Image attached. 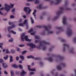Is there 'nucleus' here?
Listing matches in <instances>:
<instances>
[{
	"label": "nucleus",
	"mask_w": 76,
	"mask_h": 76,
	"mask_svg": "<svg viewBox=\"0 0 76 76\" xmlns=\"http://www.w3.org/2000/svg\"><path fill=\"white\" fill-rule=\"evenodd\" d=\"M50 42H47L45 40H43L40 42L39 45L38 46V48H42L43 50H44L46 49V47L45 46V45H50Z\"/></svg>",
	"instance_id": "nucleus-1"
},
{
	"label": "nucleus",
	"mask_w": 76,
	"mask_h": 76,
	"mask_svg": "<svg viewBox=\"0 0 76 76\" xmlns=\"http://www.w3.org/2000/svg\"><path fill=\"white\" fill-rule=\"evenodd\" d=\"M28 36L26 35L25 36V33H23L22 34L21 36V40L22 42H23L25 41L24 39L26 41H28V42H31L32 40L28 39Z\"/></svg>",
	"instance_id": "nucleus-2"
},
{
	"label": "nucleus",
	"mask_w": 76,
	"mask_h": 76,
	"mask_svg": "<svg viewBox=\"0 0 76 76\" xmlns=\"http://www.w3.org/2000/svg\"><path fill=\"white\" fill-rule=\"evenodd\" d=\"M60 11L57 12V16L54 17V20H56V19H57L58 18L59 16H60V15H61V14L63 13V11L64 10V7H60Z\"/></svg>",
	"instance_id": "nucleus-3"
},
{
	"label": "nucleus",
	"mask_w": 76,
	"mask_h": 76,
	"mask_svg": "<svg viewBox=\"0 0 76 76\" xmlns=\"http://www.w3.org/2000/svg\"><path fill=\"white\" fill-rule=\"evenodd\" d=\"M44 28L46 31H48V34H53V31H50V29H51V25H49L48 27L47 26H44Z\"/></svg>",
	"instance_id": "nucleus-4"
},
{
	"label": "nucleus",
	"mask_w": 76,
	"mask_h": 76,
	"mask_svg": "<svg viewBox=\"0 0 76 76\" xmlns=\"http://www.w3.org/2000/svg\"><path fill=\"white\" fill-rule=\"evenodd\" d=\"M9 24L10 25H12V26H9L8 27L7 30L9 32V33H10V29H12L14 28L15 27V25L13 23V22L11 23L10 22H9Z\"/></svg>",
	"instance_id": "nucleus-5"
},
{
	"label": "nucleus",
	"mask_w": 76,
	"mask_h": 76,
	"mask_svg": "<svg viewBox=\"0 0 76 76\" xmlns=\"http://www.w3.org/2000/svg\"><path fill=\"white\" fill-rule=\"evenodd\" d=\"M4 6L5 7L4 8V10L7 11V12H9V10H10L11 6L7 4H5Z\"/></svg>",
	"instance_id": "nucleus-6"
},
{
	"label": "nucleus",
	"mask_w": 76,
	"mask_h": 76,
	"mask_svg": "<svg viewBox=\"0 0 76 76\" xmlns=\"http://www.w3.org/2000/svg\"><path fill=\"white\" fill-rule=\"evenodd\" d=\"M73 32L72 29L70 28H69L68 29L67 31L66 32V34L68 37H70L72 35Z\"/></svg>",
	"instance_id": "nucleus-7"
},
{
	"label": "nucleus",
	"mask_w": 76,
	"mask_h": 76,
	"mask_svg": "<svg viewBox=\"0 0 76 76\" xmlns=\"http://www.w3.org/2000/svg\"><path fill=\"white\" fill-rule=\"evenodd\" d=\"M27 45L30 46L31 48H35V47H36L35 45L32 43H27Z\"/></svg>",
	"instance_id": "nucleus-8"
},
{
	"label": "nucleus",
	"mask_w": 76,
	"mask_h": 76,
	"mask_svg": "<svg viewBox=\"0 0 76 76\" xmlns=\"http://www.w3.org/2000/svg\"><path fill=\"white\" fill-rule=\"evenodd\" d=\"M66 20H67V18H66V16H64L63 18V20L62 21L63 23V24L64 25L66 24Z\"/></svg>",
	"instance_id": "nucleus-9"
},
{
	"label": "nucleus",
	"mask_w": 76,
	"mask_h": 76,
	"mask_svg": "<svg viewBox=\"0 0 76 76\" xmlns=\"http://www.w3.org/2000/svg\"><path fill=\"white\" fill-rule=\"evenodd\" d=\"M2 65L3 67L4 68V69H6L8 67V65L4 63H2Z\"/></svg>",
	"instance_id": "nucleus-10"
},
{
	"label": "nucleus",
	"mask_w": 76,
	"mask_h": 76,
	"mask_svg": "<svg viewBox=\"0 0 76 76\" xmlns=\"http://www.w3.org/2000/svg\"><path fill=\"white\" fill-rule=\"evenodd\" d=\"M30 9V7H25L23 9V10L25 12H27L28 10Z\"/></svg>",
	"instance_id": "nucleus-11"
},
{
	"label": "nucleus",
	"mask_w": 76,
	"mask_h": 76,
	"mask_svg": "<svg viewBox=\"0 0 76 76\" xmlns=\"http://www.w3.org/2000/svg\"><path fill=\"white\" fill-rule=\"evenodd\" d=\"M25 74H26V72H25L24 70H23L20 73V75L21 76H23Z\"/></svg>",
	"instance_id": "nucleus-12"
},
{
	"label": "nucleus",
	"mask_w": 76,
	"mask_h": 76,
	"mask_svg": "<svg viewBox=\"0 0 76 76\" xmlns=\"http://www.w3.org/2000/svg\"><path fill=\"white\" fill-rule=\"evenodd\" d=\"M10 59V62L12 63L13 61V56H9Z\"/></svg>",
	"instance_id": "nucleus-13"
},
{
	"label": "nucleus",
	"mask_w": 76,
	"mask_h": 76,
	"mask_svg": "<svg viewBox=\"0 0 76 76\" xmlns=\"http://www.w3.org/2000/svg\"><path fill=\"white\" fill-rule=\"evenodd\" d=\"M12 67L15 68V69H18V66L17 65L15 64H12Z\"/></svg>",
	"instance_id": "nucleus-14"
},
{
	"label": "nucleus",
	"mask_w": 76,
	"mask_h": 76,
	"mask_svg": "<svg viewBox=\"0 0 76 76\" xmlns=\"http://www.w3.org/2000/svg\"><path fill=\"white\" fill-rule=\"evenodd\" d=\"M36 12H37V10H35L32 13L35 19H37V18H36V14H35V13H36Z\"/></svg>",
	"instance_id": "nucleus-15"
},
{
	"label": "nucleus",
	"mask_w": 76,
	"mask_h": 76,
	"mask_svg": "<svg viewBox=\"0 0 76 76\" xmlns=\"http://www.w3.org/2000/svg\"><path fill=\"white\" fill-rule=\"evenodd\" d=\"M57 68L58 70H61L62 69L61 66H57Z\"/></svg>",
	"instance_id": "nucleus-16"
},
{
	"label": "nucleus",
	"mask_w": 76,
	"mask_h": 76,
	"mask_svg": "<svg viewBox=\"0 0 76 76\" xmlns=\"http://www.w3.org/2000/svg\"><path fill=\"white\" fill-rule=\"evenodd\" d=\"M23 23L24 25H27V24H28V20H25L23 22Z\"/></svg>",
	"instance_id": "nucleus-17"
},
{
	"label": "nucleus",
	"mask_w": 76,
	"mask_h": 76,
	"mask_svg": "<svg viewBox=\"0 0 76 76\" xmlns=\"http://www.w3.org/2000/svg\"><path fill=\"white\" fill-rule=\"evenodd\" d=\"M20 58L23 61L24 60V59H25V57L22 55L20 56Z\"/></svg>",
	"instance_id": "nucleus-18"
},
{
	"label": "nucleus",
	"mask_w": 76,
	"mask_h": 76,
	"mask_svg": "<svg viewBox=\"0 0 76 76\" xmlns=\"http://www.w3.org/2000/svg\"><path fill=\"white\" fill-rule=\"evenodd\" d=\"M47 60L50 61V62H52L53 61V58L50 57L49 58H48Z\"/></svg>",
	"instance_id": "nucleus-19"
},
{
	"label": "nucleus",
	"mask_w": 76,
	"mask_h": 76,
	"mask_svg": "<svg viewBox=\"0 0 76 76\" xmlns=\"http://www.w3.org/2000/svg\"><path fill=\"white\" fill-rule=\"evenodd\" d=\"M27 58H32V59H33V58H34V56H33L32 55H30L29 56H27Z\"/></svg>",
	"instance_id": "nucleus-20"
},
{
	"label": "nucleus",
	"mask_w": 76,
	"mask_h": 76,
	"mask_svg": "<svg viewBox=\"0 0 76 76\" xmlns=\"http://www.w3.org/2000/svg\"><path fill=\"white\" fill-rule=\"evenodd\" d=\"M56 1L57 2L56 3V4H58L61 1V0H56Z\"/></svg>",
	"instance_id": "nucleus-21"
},
{
	"label": "nucleus",
	"mask_w": 76,
	"mask_h": 76,
	"mask_svg": "<svg viewBox=\"0 0 76 76\" xmlns=\"http://www.w3.org/2000/svg\"><path fill=\"white\" fill-rule=\"evenodd\" d=\"M58 58H59L60 59H61V60H63L64 59V57H63L62 56H61L60 55H58Z\"/></svg>",
	"instance_id": "nucleus-22"
},
{
	"label": "nucleus",
	"mask_w": 76,
	"mask_h": 76,
	"mask_svg": "<svg viewBox=\"0 0 76 76\" xmlns=\"http://www.w3.org/2000/svg\"><path fill=\"white\" fill-rule=\"evenodd\" d=\"M30 20H31V23H34V20L33 19L32 17H30Z\"/></svg>",
	"instance_id": "nucleus-23"
},
{
	"label": "nucleus",
	"mask_w": 76,
	"mask_h": 76,
	"mask_svg": "<svg viewBox=\"0 0 76 76\" xmlns=\"http://www.w3.org/2000/svg\"><path fill=\"white\" fill-rule=\"evenodd\" d=\"M56 29L58 30H61V31L63 30V28L61 27H56Z\"/></svg>",
	"instance_id": "nucleus-24"
},
{
	"label": "nucleus",
	"mask_w": 76,
	"mask_h": 76,
	"mask_svg": "<svg viewBox=\"0 0 76 76\" xmlns=\"http://www.w3.org/2000/svg\"><path fill=\"white\" fill-rule=\"evenodd\" d=\"M64 47H68V48H69V45L66 44H64Z\"/></svg>",
	"instance_id": "nucleus-25"
},
{
	"label": "nucleus",
	"mask_w": 76,
	"mask_h": 76,
	"mask_svg": "<svg viewBox=\"0 0 76 76\" xmlns=\"http://www.w3.org/2000/svg\"><path fill=\"white\" fill-rule=\"evenodd\" d=\"M10 73L11 76H14V72L13 70H11L10 71Z\"/></svg>",
	"instance_id": "nucleus-26"
},
{
	"label": "nucleus",
	"mask_w": 76,
	"mask_h": 76,
	"mask_svg": "<svg viewBox=\"0 0 76 76\" xmlns=\"http://www.w3.org/2000/svg\"><path fill=\"white\" fill-rule=\"evenodd\" d=\"M38 9H42V5L40 4L39 6Z\"/></svg>",
	"instance_id": "nucleus-27"
},
{
	"label": "nucleus",
	"mask_w": 76,
	"mask_h": 76,
	"mask_svg": "<svg viewBox=\"0 0 76 76\" xmlns=\"http://www.w3.org/2000/svg\"><path fill=\"white\" fill-rule=\"evenodd\" d=\"M70 52L71 53H74V49L73 48H72L71 49Z\"/></svg>",
	"instance_id": "nucleus-28"
},
{
	"label": "nucleus",
	"mask_w": 76,
	"mask_h": 76,
	"mask_svg": "<svg viewBox=\"0 0 76 76\" xmlns=\"http://www.w3.org/2000/svg\"><path fill=\"white\" fill-rule=\"evenodd\" d=\"M8 57H9V56L7 55L6 56V57H4V59L5 60H7L8 58Z\"/></svg>",
	"instance_id": "nucleus-29"
},
{
	"label": "nucleus",
	"mask_w": 76,
	"mask_h": 76,
	"mask_svg": "<svg viewBox=\"0 0 76 76\" xmlns=\"http://www.w3.org/2000/svg\"><path fill=\"white\" fill-rule=\"evenodd\" d=\"M18 67L20 69H23V66L21 65H19Z\"/></svg>",
	"instance_id": "nucleus-30"
},
{
	"label": "nucleus",
	"mask_w": 76,
	"mask_h": 76,
	"mask_svg": "<svg viewBox=\"0 0 76 76\" xmlns=\"http://www.w3.org/2000/svg\"><path fill=\"white\" fill-rule=\"evenodd\" d=\"M19 26H24V24L23 23H20L19 24Z\"/></svg>",
	"instance_id": "nucleus-31"
},
{
	"label": "nucleus",
	"mask_w": 76,
	"mask_h": 76,
	"mask_svg": "<svg viewBox=\"0 0 76 76\" xmlns=\"http://www.w3.org/2000/svg\"><path fill=\"white\" fill-rule=\"evenodd\" d=\"M11 53L13 54V53H15V50L13 49H12L11 50Z\"/></svg>",
	"instance_id": "nucleus-32"
},
{
	"label": "nucleus",
	"mask_w": 76,
	"mask_h": 76,
	"mask_svg": "<svg viewBox=\"0 0 76 76\" xmlns=\"http://www.w3.org/2000/svg\"><path fill=\"white\" fill-rule=\"evenodd\" d=\"M13 41V39L12 38H11V39H9V42H12Z\"/></svg>",
	"instance_id": "nucleus-33"
},
{
	"label": "nucleus",
	"mask_w": 76,
	"mask_h": 76,
	"mask_svg": "<svg viewBox=\"0 0 76 76\" xmlns=\"http://www.w3.org/2000/svg\"><path fill=\"white\" fill-rule=\"evenodd\" d=\"M26 52H27L26 50L23 51V52H22V55H23V54H25L26 53Z\"/></svg>",
	"instance_id": "nucleus-34"
},
{
	"label": "nucleus",
	"mask_w": 76,
	"mask_h": 76,
	"mask_svg": "<svg viewBox=\"0 0 76 76\" xmlns=\"http://www.w3.org/2000/svg\"><path fill=\"white\" fill-rule=\"evenodd\" d=\"M33 31V29L32 28H31L30 30H29L28 32V33H31V32H32Z\"/></svg>",
	"instance_id": "nucleus-35"
},
{
	"label": "nucleus",
	"mask_w": 76,
	"mask_h": 76,
	"mask_svg": "<svg viewBox=\"0 0 76 76\" xmlns=\"http://www.w3.org/2000/svg\"><path fill=\"white\" fill-rule=\"evenodd\" d=\"M30 71H32L33 72H35V71H36V69H35V68L31 69Z\"/></svg>",
	"instance_id": "nucleus-36"
},
{
	"label": "nucleus",
	"mask_w": 76,
	"mask_h": 76,
	"mask_svg": "<svg viewBox=\"0 0 76 76\" xmlns=\"http://www.w3.org/2000/svg\"><path fill=\"white\" fill-rule=\"evenodd\" d=\"M25 46V45L20 44L19 45V47H23Z\"/></svg>",
	"instance_id": "nucleus-37"
},
{
	"label": "nucleus",
	"mask_w": 76,
	"mask_h": 76,
	"mask_svg": "<svg viewBox=\"0 0 76 76\" xmlns=\"http://www.w3.org/2000/svg\"><path fill=\"white\" fill-rule=\"evenodd\" d=\"M27 66L28 70L30 71V70H31V66H30V65H28Z\"/></svg>",
	"instance_id": "nucleus-38"
},
{
	"label": "nucleus",
	"mask_w": 76,
	"mask_h": 76,
	"mask_svg": "<svg viewBox=\"0 0 76 76\" xmlns=\"http://www.w3.org/2000/svg\"><path fill=\"white\" fill-rule=\"evenodd\" d=\"M34 3L37 4L38 3V0H35L34 1Z\"/></svg>",
	"instance_id": "nucleus-39"
},
{
	"label": "nucleus",
	"mask_w": 76,
	"mask_h": 76,
	"mask_svg": "<svg viewBox=\"0 0 76 76\" xmlns=\"http://www.w3.org/2000/svg\"><path fill=\"white\" fill-rule=\"evenodd\" d=\"M3 45V43H0V48H1V49L3 48H2V45Z\"/></svg>",
	"instance_id": "nucleus-40"
},
{
	"label": "nucleus",
	"mask_w": 76,
	"mask_h": 76,
	"mask_svg": "<svg viewBox=\"0 0 76 76\" xmlns=\"http://www.w3.org/2000/svg\"><path fill=\"white\" fill-rule=\"evenodd\" d=\"M11 32L12 33V34H16V32H15V31H14L13 30H11Z\"/></svg>",
	"instance_id": "nucleus-41"
},
{
	"label": "nucleus",
	"mask_w": 76,
	"mask_h": 76,
	"mask_svg": "<svg viewBox=\"0 0 76 76\" xmlns=\"http://www.w3.org/2000/svg\"><path fill=\"white\" fill-rule=\"evenodd\" d=\"M10 19H13V18H15V16L12 15L10 16Z\"/></svg>",
	"instance_id": "nucleus-42"
},
{
	"label": "nucleus",
	"mask_w": 76,
	"mask_h": 76,
	"mask_svg": "<svg viewBox=\"0 0 76 76\" xmlns=\"http://www.w3.org/2000/svg\"><path fill=\"white\" fill-rule=\"evenodd\" d=\"M33 59H34V60H38V57L34 58H34H33Z\"/></svg>",
	"instance_id": "nucleus-43"
},
{
	"label": "nucleus",
	"mask_w": 76,
	"mask_h": 76,
	"mask_svg": "<svg viewBox=\"0 0 76 76\" xmlns=\"http://www.w3.org/2000/svg\"><path fill=\"white\" fill-rule=\"evenodd\" d=\"M20 73V72L19 71H16L15 72V74L17 75H19V74Z\"/></svg>",
	"instance_id": "nucleus-44"
},
{
	"label": "nucleus",
	"mask_w": 76,
	"mask_h": 76,
	"mask_svg": "<svg viewBox=\"0 0 76 76\" xmlns=\"http://www.w3.org/2000/svg\"><path fill=\"white\" fill-rule=\"evenodd\" d=\"M16 48L17 49V51H20V49H19V48L18 47H16Z\"/></svg>",
	"instance_id": "nucleus-45"
},
{
	"label": "nucleus",
	"mask_w": 76,
	"mask_h": 76,
	"mask_svg": "<svg viewBox=\"0 0 76 76\" xmlns=\"http://www.w3.org/2000/svg\"><path fill=\"white\" fill-rule=\"evenodd\" d=\"M28 13L29 14H30V13H31V9H28Z\"/></svg>",
	"instance_id": "nucleus-46"
},
{
	"label": "nucleus",
	"mask_w": 76,
	"mask_h": 76,
	"mask_svg": "<svg viewBox=\"0 0 76 76\" xmlns=\"http://www.w3.org/2000/svg\"><path fill=\"white\" fill-rule=\"evenodd\" d=\"M6 53L7 54H9V53H10V52L9 51V50L7 49L6 50Z\"/></svg>",
	"instance_id": "nucleus-47"
},
{
	"label": "nucleus",
	"mask_w": 76,
	"mask_h": 76,
	"mask_svg": "<svg viewBox=\"0 0 76 76\" xmlns=\"http://www.w3.org/2000/svg\"><path fill=\"white\" fill-rule=\"evenodd\" d=\"M11 12H12V13H13L14 12H15V9L13 8L12 9Z\"/></svg>",
	"instance_id": "nucleus-48"
},
{
	"label": "nucleus",
	"mask_w": 76,
	"mask_h": 76,
	"mask_svg": "<svg viewBox=\"0 0 76 76\" xmlns=\"http://www.w3.org/2000/svg\"><path fill=\"white\" fill-rule=\"evenodd\" d=\"M16 60H17V61H18L19 60V57L17 56L16 58Z\"/></svg>",
	"instance_id": "nucleus-49"
},
{
	"label": "nucleus",
	"mask_w": 76,
	"mask_h": 76,
	"mask_svg": "<svg viewBox=\"0 0 76 76\" xmlns=\"http://www.w3.org/2000/svg\"><path fill=\"white\" fill-rule=\"evenodd\" d=\"M74 42L75 43H76V37H75L74 39Z\"/></svg>",
	"instance_id": "nucleus-50"
},
{
	"label": "nucleus",
	"mask_w": 76,
	"mask_h": 76,
	"mask_svg": "<svg viewBox=\"0 0 76 76\" xmlns=\"http://www.w3.org/2000/svg\"><path fill=\"white\" fill-rule=\"evenodd\" d=\"M4 61L2 59H0V63H3Z\"/></svg>",
	"instance_id": "nucleus-51"
},
{
	"label": "nucleus",
	"mask_w": 76,
	"mask_h": 76,
	"mask_svg": "<svg viewBox=\"0 0 76 76\" xmlns=\"http://www.w3.org/2000/svg\"><path fill=\"white\" fill-rule=\"evenodd\" d=\"M65 4L66 5H67V4H68V1L67 0H66L65 1Z\"/></svg>",
	"instance_id": "nucleus-52"
},
{
	"label": "nucleus",
	"mask_w": 76,
	"mask_h": 76,
	"mask_svg": "<svg viewBox=\"0 0 76 76\" xmlns=\"http://www.w3.org/2000/svg\"><path fill=\"white\" fill-rule=\"evenodd\" d=\"M26 29H28V24H26Z\"/></svg>",
	"instance_id": "nucleus-53"
},
{
	"label": "nucleus",
	"mask_w": 76,
	"mask_h": 76,
	"mask_svg": "<svg viewBox=\"0 0 76 76\" xmlns=\"http://www.w3.org/2000/svg\"><path fill=\"white\" fill-rule=\"evenodd\" d=\"M30 75H34V72H31L30 73Z\"/></svg>",
	"instance_id": "nucleus-54"
},
{
	"label": "nucleus",
	"mask_w": 76,
	"mask_h": 76,
	"mask_svg": "<svg viewBox=\"0 0 76 76\" xmlns=\"http://www.w3.org/2000/svg\"><path fill=\"white\" fill-rule=\"evenodd\" d=\"M61 40L62 42H66V40L64 39H62Z\"/></svg>",
	"instance_id": "nucleus-55"
},
{
	"label": "nucleus",
	"mask_w": 76,
	"mask_h": 76,
	"mask_svg": "<svg viewBox=\"0 0 76 76\" xmlns=\"http://www.w3.org/2000/svg\"><path fill=\"white\" fill-rule=\"evenodd\" d=\"M34 37L36 39H38V36L37 35H35Z\"/></svg>",
	"instance_id": "nucleus-56"
},
{
	"label": "nucleus",
	"mask_w": 76,
	"mask_h": 76,
	"mask_svg": "<svg viewBox=\"0 0 76 76\" xmlns=\"http://www.w3.org/2000/svg\"><path fill=\"white\" fill-rule=\"evenodd\" d=\"M22 22V19H20L19 21V22H20V23H21Z\"/></svg>",
	"instance_id": "nucleus-57"
},
{
	"label": "nucleus",
	"mask_w": 76,
	"mask_h": 76,
	"mask_svg": "<svg viewBox=\"0 0 76 76\" xmlns=\"http://www.w3.org/2000/svg\"><path fill=\"white\" fill-rule=\"evenodd\" d=\"M4 73L5 75H8V73H7V72H6V71H4Z\"/></svg>",
	"instance_id": "nucleus-58"
},
{
	"label": "nucleus",
	"mask_w": 76,
	"mask_h": 76,
	"mask_svg": "<svg viewBox=\"0 0 76 76\" xmlns=\"http://www.w3.org/2000/svg\"><path fill=\"white\" fill-rule=\"evenodd\" d=\"M0 15H3V13L0 10Z\"/></svg>",
	"instance_id": "nucleus-59"
},
{
	"label": "nucleus",
	"mask_w": 76,
	"mask_h": 76,
	"mask_svg": "<svg viewBox=\"0 0 76 76\" xmlns=\"http://www.w3.org/2000/svg\"><path fill=\"white\" fill-rule=\"evenodd\" d=\"M61 64L64 67H65V66H66V64L64 63H62Z\"/></svg>",
	"instance_id": "nucleus-60"
},
{
	"label": "nucleus",
	"mask_w": 76,
	"mask_h": 76,
	"mask_svg": "<svg viewBox=\"0 0 76 76\" xmlns=\"http://www.w3.org/2000/svg\"><path fill=\"white\" fill-rule=\"evenodd\" d=\"M26 4V6H30V5H31V4L29 3H27Z\"/></svg>",
	"instance_id": "nucleus-61"
},
{
	"label": "nucleus",
	"mask_w": 76,
	"mask_h": 76,
	"mask_svg": "<svg viewBox=\"0 0 76 76\" xmlns=\"http://www.w3.org/2000/svg\"><path fill=\"white\" fill-rule=\"evenodd\" d=\"M40 64L41 66H42L43 65V62H41L40 63Z\"/></svg>",
	"instance_id": "nucleus-62"
},
{
	"label": "nucleus",
	"mask_w": 76,
	"mask_h": 76,
	"mask_svg": "<svg viewBox=\"0 0 76 76\" xmlns=\"http://www.w3.org/2000/svg\"><path fill=\"white\" fill-rule=\"evenodd\" d=\"M4 7H2L1 8L0 10L1 11V10H3V9H4Z\"/></svg>",
	"instance_id": "nucleus-63"
},
{
	"label": "nucleus",
	"mask_w": 76,
	"mask_h": 76,
	"mask_svg": "<svg viewBox=\"0 0 76 76\" xmlns=\"http://www.w3.org/2000/svg\"><path fill=\"white\" fill-rule=\"evenodd\" d=\"M11 6L12 8L13 7V6H14V5L13 4H11Z\"/></svg>",
	"instance_id": "nucleus-64"
}]
</instances>
